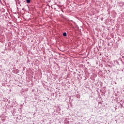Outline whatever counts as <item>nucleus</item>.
I'll return each mask as SVG.
<instances>
[{"mask_svg": "<svg viewBox=\"0 0 124 124\" xmlns=\"http://www.w3.org/2000/svg\"><path fill=\"white\" fill-rule=\"evenodd\" d=\"M26 2L27 3H31V0H26Z\"/></svg>", "mask_w": 124, "mask_h": 124, "instance_id": "1", "label": "nucleus"}, {"mask_svg": "<svg viewBox=\"0 0 124 124\" xmlns=\"http://www.w3.org/2000/svg\"><path fill=\"white\" fill-rule=\"evenodd\" d=\"M67 34H66V32H64L63 33V36H66Z\"/></svg>", "mask_w": 124, "mask_h": 124, "instance_id": "2", "label": "nucleus"}]
</instances>
